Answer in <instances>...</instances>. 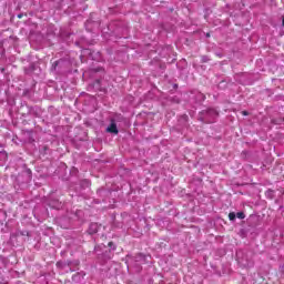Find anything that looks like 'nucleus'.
Here are the masks:
<instances>
[{"mask_svg":"<svg viewBox=\"0 0 284 284\" xmlns=\"http://www.w3.org/2000/svg\"><path fill=\"white\" fill-rule=\"evenodd\" d=\"M99 232L98 225L95 223L90 224L89 234H97Z\"/></svg>","mask_w":284,"mask_h":284,"instance_id":"nucleus-2","label":"nucleus"},{"mask_svg":"<svg viewBox=\"0 0 284 284\" xmlns=\"http://www.w3.org/2000/svg\"><path fill=\"white\" fill-rule=\"evenodd\" d=\"M229 220L236 221V213H234V212L229 213Z\"/></svg>","mask_w":284,"mask_h":284,"instance_id":"nucleus-3","label":"nucleus"},{"mask_svg":"<svg viewBox=\"0 0 284 284\" xmlns=\"http://www.w3.org/2000/svg\"><path fill=\"white\" fill-rule=\"evenodd\" d=\"M109 247H112V242H109Z\"/></svg>","mask_w":284,"mask_h":284,"instance_id":"nucleus-7","label":"nucleus"},{"mask_svg":"<svg viewBox=\"0 0 284 284\" xmlns=\"http://www.w3.org/2000/svg\"><path fill=\"white\" fill-rule=\"evenodd\" d=\"M57 65H59V61H55V62L53 63L54 70H57Z\"/></svg>","mask_w":284,"mask_h":284,"instance_id":"nucleus-6","label":"nucleus"},{"mask_svg":"<svg viewBox=\"0 0 284 284\" xmlns=\"http://www.w3.org/2000/svg\"><path fill=\"white\" fill-rule=\"evenodd\" d=\"M250 113L247 111H242L243 116H247Z\"/></svg>","mask_w":284,"mask_h":284,"instance_id":"nucleus-5","label":"nucleus"},{"mask_svg":"<svg viewBox=\"0 0 284 284\" xmlns=\"http://www.w3.org/2000/svg\"><path fill=\"white\" fill-rule=\"evenodd\" d=\"M282 23H283V26H284V18H283V20H282Z\"/></svg>","mask_w":284,"mask_h":284,"instance_id":"nucleus-10","label":"nucleus"},{"mask_svg":"<svg viewBox=\"0 0 284 284\" xmlns=\"http://www.w3.org/2000/svg\"><path fill=\"white\" fill-rule=\"evenodd\" d=\"M18 17H19V19H21V17H22V16H21V14H19Z\"/></svg>","mask_w":284,"mask_h":284,"instance_id":"nucleus-9","label":"nucleus"},{"mask_svg":"<svg viewBox=\"0 0 284 284\" xmlns=\"http://www.w3.org/2000/svg\"><path fill=\"white\" fill-rule=\"evenodd\" d=\"M106 132H110V134H119V129L116 128V123L112 122L108 128Z\"/></svg>","mask_w":284,"mask_h":284,"instance_id":"nucleus-1","label":"nucleus"},{"mask_svg":"<svg viewBox=\"0 0 284 284\" xmlns=\"http://www.w3.org/2000/svg\"><path fill=\"white\" fill-rule=\"evenodd\" d=\"M235 216L243 220V219H245V213L244 212H237Z\"/></svg>","mask_w":284,"mask_h":284,"instance_id":"nucleus-4","label":"nucleus"},{"mask_svg":"<svg viewBox=\"0 0 284 284\" xmlns=\"http://www.w3.org/2000/svg\"><path fill=\"white\" fill-rule=\"evenodd\" d=\"M207 39H210V33H206Z\"/></svg>","mask_w":284,"mask_h":284,"instance_id":"nucleus-8","label":"nucleus"}]
</instances>
